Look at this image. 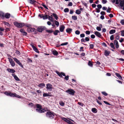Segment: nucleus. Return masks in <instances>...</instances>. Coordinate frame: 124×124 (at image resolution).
<instances>
[{
	"label": "nucleus",
	"instance_id": "052dcab7",
	"mask_svg": "<svg viewBox=\"0 0 124 124\" xmlns=\"http://www.w3.org/2000/svg\"><path fill=\"white\" fill-rule=\"evenodd\" d=\"M96 29L98 31H100L101 30V27H96Z\"/></svg>",
	"mask_w": 124,
	"mask_h": 124
},
{
	"label": "nucleus",
	"instance_id": "6ab92c4d",
	"mask_svg": "<svg viewBox=\"0 0 124 124\" xmlns=\"http://www.w3.org/2000/svg\"><path fill=\"white\" fill-rule=\"evenodd\" d=\"M53 34L55 36H56L58 35V33H60V31L58 30H55L53 32Z\"/></svg>",
	"mask_w": 124,
	"mask_h": 124
},
{
	"label": "nucleus",
	"instance_id": "39448f33",
	"mask_svg": "<svg viewBox=\"0 0 124 124\" xmlns=\"http://www.w3.org/2000/svg\"><path fill=\"white\" fill-rule=\"evenodd\" d=\"M36 111L39 113H44L46 111L44 108H42L41 109H36Z\"/></svg>",
	"mask_w": 124,
	"mask_h": 124
},
{
	"label": "nucleus",
	"instance_id": "a18cd8bd",
	"mask_svg": "<svg viewBox=\"0 0 124 124\" xmlns=\"http://www.w3.org/2000/svg\"><path fill=\"white\" fill-rule=\"evenodd\" d=\"M94 47V45L93 44H91L90 45V48L93 49Z\"/></svg>",
	"mask_w": 124,
	"mask_h": 124
},
{
	"label": "nucleus",
	"instance_id": "ddd939ff",
	"mask_svg": "<svg viewBox=\"0 0 124 124\" xmlns=\"http://www.w3.org/2000/svg\"><path fill=\"white\" fill-rule=\"evenodd\" d=\"M20 31L21 32L23 33V36H26L27 35V33L24 31L23 29H21Z\"/></svg>",
	"mask_w": 124,
	"mask_h": 124
},
{
	"label": "nucleus",
	"instance_id": "7c9ffc66",
	"mask_svg": "<svg viewBox=\"0 0 124 124\" xmlns=\"http://www.w3.org/2000/svg\"><path fill=\"white\" fill-rule=\"evenodd\" d=\"M52 17V16L51 15V16H48V18L49 20H50L51 22H53V21L54 19Z\"/></svg>",
	"mask_w": 124,
	"mask_h": 124
},
{
	"label": "nucleus",
	"instance_id": "79ce46f5",
	"mask_svg": "<svg viewBox=\"0 0 124 124\" xmlns=\"http://www.w3.org/2000/svg\"><path fill=\"white\" fill-rule=\"evenodd\" d=\"M81 11H79V10L78 9L76 10V13L78 15L80 14Z\"/></svg>",
	"mask_w": 124,
	"mask_h": 124
},
{
	"label": "nucleus",
	"instance_id": "6e6d98bb",
	"mask_svg": "<svg viewBox=\"0 0 124 124\" xmlns=\"http://www.w3.org/2000/svg\"><path fill=\"white\" fill-rule=\"evenodd\" d=\"M78 105L81 106L82 107L84 105V104H83V103L80 102H78Z\"/></svg>",
	"mask_w": 124,
	"mask_h": 124
},
{
	"label": "nucleus",
	"instance_id": "603ef678",
	"mask_svg": "<svg viewBox=\"0 0 124 124\" xmlns=\"http://www.w3.org/2000/svg\"><path fill=\"white\" fill-rule=\"evenodd\" d=\"M85 42L86 41H89L90 40V39L88 37H86L85 38Z\"/></svg>",
	"mask_w": 124,
	"mask_h": 124
},
{
	"label": "nucleus",
	"instance_id": "9d476101",
	"mask_svg": "<svg viewBox=\"0 0 124 124\" xmlns=\"http://www.w3.org/2000/svg\"><path fill=\"white\" fill-rule=\"evenodd\" d=\"M31 47L32 48L33 50L35 51L36 52H37L38 53H39V51H38V49L35 46L33 45V43H31Z\"/></svg>",
	"mask_w": 124,
	"mask_h": 124
},
{
	"label": "nucleus",
	"instance_id": "8fccbe9b",
	"mask_svg": "<svg viewBox=\"0 0 124 124\" xmlns=\"http://www.w3.org/2000/svg\"><path fill=\"white\" fill-rule=\"evenodd\" d=\"M82 3L86 7L87 6V4L85 3L84 1H82Z\"/></svg>",
	"mask_w": 124,
	"mask_h": 124
},
{
	"label": "nucleus",
	"instance_id": "4c0bfd02",
	"mask_svg": "<svg viewBox=\"0 0 124 124\" xmlns=\"http://www.w3.org/2000/svg\"><path fill=\"white\" fill-rule=\"evenodd\" d=\"M59 104L61 106H64L65 104L62 101H60L59 102Z\"/></svg>",
	"mask_w": 124,
	"mask_h": 124
},
{
	"label": "nucleus",
	"instance_id": "4468645a",
	"mask_svg": "<svg viewBox=\"0 0 124 124\" xmlns=\"http://www.w3.org/2000/svg\"><path fill=\"white\" fill-rule=\"evenodd\" d=\"M12 76L14 77L15 80L17 81H20V79L17 77L15 74H12Z\"/></svg>",
	"mask_w": 124,
	"mask_h": 124
},
{
	"label": "nucleus",
	"instance_id": "a19ab883",
	"mask_svg": "<svg viewBox=\"0 0 124 124\" xmlns=\"http://www.w3.org/2000/svg\"><path fill=\"white\" fill-rule=\"evenodd\" d=\"M46 32H47L48 33H51L52 32H53V31L52 30H46Z\"/></svg>",
	"mask_w": 124,
	"mask_h": 124
},
{
	"label": "nucleus",
	"instance_id": "393cba45",
	"mask_svg": "<svg viewBox=\"0 0 124 124\" xmlns=\"http://www.w3.org/2000/svg\"><path fill=\"white\" fill-rule=\"evenodd\" d=\"M52 53L53 54L55 55H57L58 54V53L55 50H53L52 51Z\"/></svg>",
	"mask_w": 124,
	"mask_h": 124
},
{
	"label": "nucleus",
	"instance_id": "13d9d810",
	"mask_svg": "<svg viewBox=\"0 0 124 124\" xmlns=\"http://www.w3.org/2000/svg\"><path fill=\"white\" fill-rule=\"evenodd\" d=\"M97 7H98V9H100L102 8V6L101 5L98 4L97 5Z\"/></svg>",
	"mask_w": 124,
	"mask_h": 124
},
{
	"label": "nucleus",
	"instance_id": "9b49d317",
	"mask_svg": "<svg viewBox=\"0 0 124 124\" xmlns=\"http://www.w3.org/2000/svg\"><path fill=\"white\" fill-rule=\"evenodd\" d=\"M7 70L9 72L11 73H14L15 72V70L13 69H10L9 68H8Z\"/></svg>",
	"mask_w": 124,
	"mask_h": 124
},
{
	"label": "nucleus",
	"instance_id": "0eeeda50",
	"mask_svg": "<svg viewBox=\"0 0 124 124\" xmlns=\"http://www.w3.org/2000/svg\"><path fill=\"white\" fill-rule=\"evenodd\" d=\"M5 94L8 96H10L11 97H14V93H12L11 92H6L5 93Z\"/></svg>",
	"mask_w": 124,
	"mask_h": 124
},
{
	"label": "nucleus",
	"instance_id": "f03ea898",
	"mask_svg": "<svg viewBox=\"0 0 124 124\" xmlns=\"http://www.w3.org/2000/svg\"><path fill=\"white\" fill-rule=\"evenodd\" d=\"M14 24L18 28L22 27L25 25L24 23H19L17 22H14Z\"/></svg>",
	"mask_w": 124,
	"mask_h": 124
},
{
	"label": "nucleus",
	"instance_id": "a211bd4d",
	"mask_svg": "<svg viewBox=\"0 0 124 124\" xmlns=\"http://www.w3.org/2000/svg\"><path fill=\"white\" fill-rule=\"evenodd\" d=\"M114 44L116 45V48H118L119 47V45L117 41L116 40H115L114 41Z\"/></svg>",
	"mask_w": 124,
	"mask_h": 124
},
{
	"label": "nucleus",
	"instance_id": "69168bd1",
	"mask_svg": "<svg viewBox=\"0 0 124 124\" xmlns=\"http://www.w3.org/2000/svg\"><path fill=\"white\" fill-rule=\"evenodd\" d=\"M43 14H39L38 15V16L39 17H40V18H43Z\"/></svg>",
	"mask_w": 124,
	"mask_h": 124
},
{
	"label": "nucleus",
	"instance_id": "de8ad7c7",
	"mask_svg": "<svg viewBox=\"0 0 124 124\" xmlns=\"http://www.w3.org/2000/svg\"><path fill=\"white\" fill-rule=\"evenodd\" d=\"M111 10V8H110L109 7H108V9L107 10V12L108 13H110Z\"/></svg>",
	"mask_w": 124,
	"mask_h": 124
},
{
	"label": "nucleus",
	"instance_id": "2f4dec72",
	"mask_svg": "<svg viewBox=\"0 0 124 124\" xmlns=\"http://www.w3.org/2000/svg\"><path fill=\"white\" fill-rule=\"evenodd\" d=\"M52 15L54 17L56 20H57L58 18V17H57V15L53 13Z\"/></svg>",
	"mask_w": 124,
	"mask_h": 124
},
{
	"label": "nucleus",
	"instance_id": "09e8293b",
	"mask_svg": "<svg viewBox=\"0 0 124 124\" xmlns=\"http://www.w3.org/2000/svg\"><path fill=\"white\" fill-rule=\"evenodd\" d=\"M68 44V43L66 42H65L64 43H62L61 44V46H64V45H67Z\"/></svg>",
	"mask_w": 124,
	"mask_h": 124
},
{
	"label": "nucleus",
	"instance_id": "f704fd0d",
	"mask_svg": "<svg viewBox=\"0 0 124 124\" xmlns=\"http://www.w3.org/2000/svg\"><path fill=\"white\" fill-rule=\"evenodd\" d=\"M4 14L2 12H0V16L1 17H4L5 16Z\"/></svg>",
	"mask_w": 124,
	"mask_h": 124
},
{
	"label": "nucleus",
	"instance_id": "e433bc0d",
	"mask_svg": "<svg viewBox=\"0 0 124 124\" xmlns=\"http://www.w3.org/2000/svg\"><path fill=\"white\" fill-rule=\"evenodd\" d=\"M88 64L89 66L91 67H92L93 66V64L90 61H89Z\"/></svg>",
	"mask_w": 124,
	"mask_h": 124
},
{
	"label": "nucleus",
	"instance_id": "338daca9",
	"mask_svg": "<svg viewBox=\"0 0 124 124\" xmlns=\"http://www.w3.org/2000/svg\"><path fill=\"white\" fill-rule=\"evenodd\" d=\"M85 37V35L83 33L80 34V37L81 38H84Z\"/></svg>",
	"mask_w": 124,
	"mask_h": 124
},
{
	"label": "nucleus",
	"instance_id": "0e129e2a",
	"mask_svg": "<svg viewBox=\"0 0 124 124\" xmlns=\"http://www.w3.org/2000/svg\"><path fill=\"white\" fill-rule=\"evenodd\" d=\"M110 39L111 40H113L114 39V35H112L110 37Z\"/></svg>",
	"mask_w": 124,
	"mask_h": 124
},
{
	"label": "nucleus",
	"instance_id": "bb28decb",
	"mask_svg": "<svg viewBox=\"0 0 124 124\" xmlns=\"http://www.w3.org/2000/svg\"><path fill=\"white\" fill-rule=\"evenodd\" d=\"M38 86L42 88L45 86V85L44 83H41L38 85Z\"/></svg>",
	"mask_w": 124,
	"mask_h": 124
},
{
	"label": "nucleus",
	"instance_id": "2eb2a0df",
	"mask_svg": "<svg viewBox=\"0 0 124 124\" xmlns=\"http://www.w3.org/2000/svg\"><path fill=\"white\" fill-rule=\"evenodd\" d=\"M94 34L98 37L101 38V35L100 33L97 31L95 32L94 33Z\"/></svg>",
	"mask_w": 124,
	"mask_h": 124
},
{
	"label": "nucleus",
	"instance_id": "58836bf2",
	"mask_svg": "<svg viewBox=\"0 0 124 124\" xmlns=\"http://www.w3.org/2000/svg\"><path fill=\"white\" fill-rule=\"evenodd\" d=\"M43 97H48L50 96L48 94L46 93H44L43 94Z\"/></svg>",
	"mask_w": 124,
	"mask_h": 124
},
{
	"label": "nucleus",
	"instance_id": "5701e85b",
	"mask_svg": "<svg viewBox=\"0 0 124 124\" xmlns=\"http://www.w3.org/2000/svg\"><path fill=\"white\" fill-rule=\"evenodd\" d=\"M10 16V14L8 13H7L5 15L4 17L6 18H9Z\"/></svg>",
	"mask_w": 124,
	"mask_h": 124
},
{
	"label": "nucleus",
	"instance_id": "c756f323",
	"mask_svg": "<svg viewBox=\"0 0 124 124\" xmlns=\"http://www.w3.org/2000/svg\"><path fill=\"white\" fill-rule=\"evenodd\" d=\"M116 32V30H110L109 32V33L110 34H112Z\"/></svg>",
	"mask_w": 124,
	"mask_h": 124
},
{
	"label": "nucleus",
	"instance_id": "aec40b11",
	"mask_svg": "<svg viewBox=\"0 0 124 124\" xmlns=\"http://www.w3.org/2000/svg\"><path fill=\"white\" fill-rule=\"evenodd\" d=\"M28 2L32 4H34L36 2V1L34 0H28Z\"/></svg>",
	"mask_w": 124,
	"mask_h": 124
},
{
	"label": "nucleus",
	"instance_id": "774afa93",
	"mask_svg": "<svg viewBox=\"0 0 124 124\" xmlns=\"http://www.w3.org/2000/svg\"><path fill=\"white\" fill-rule=\"evenodd\" d=\"M55 23L57 27H58L59 25V23L57 21Z\"/></svg>",
	"mask_w": 124,
	"mask_h": 124
},
{
	"label": "nucleus",
	"instance_id": "864d4df0",
	"mask_svg": "<svg viewBox=\"0 0 124 124\" xmlns=\"http://www.w3.org/2000/svg\"><path fill=\"white\" fill-rule=\"evenodd\" d=\"M62 120L66 122H67L68 120L65 117H63L62 118Z\"/></svg>",
	"mask_w": 124,
	"mask_h": 124
},
{
	"label": "nucleus",
	"instance_id": "a878e982",
	"mask_svg": "<svg viewBox=\"0 0 124 124\" xmlns=\"http://www.w3.org/2000/svg\"><path fill=\"white\" fill-rule=\"evenodd\" d=\"M37 109H41L42 108V106L40 104H37L36 105Z\"/></svg>",
	"mask_w": 124,
	"mask_h": 124
},
{
	"label": "nucleus",
	"instance_id": "6e6552de",
	"mask_svg": "<svg viewBox=\"0 0 124 124\" xmlns=\"http://www.w3.org/2000/svg\"><path fill=\"white\" fill-rule=\"evenodd\" d=\"M8 59L9 60V61L11 66L12 67L14 66L15 64L13 60L11 58H9Z\"/></svg>",
	"mask_w": 124,
	"mask_h": 124
},
{
	"label": "nucleus",
	"instance_id": "1a4fd4ad",
	"mask_svg": "<svg viewBox=\"0 0 124 124\" xmlns=\"http://www.w3.org/2000/svg\"><path fill=\"white\" fill-rule=\"evenodd\" d=\"M35 30H36L35 28H33L30 27L28 28L27 29V31L28 32H32L34 31Z\"/></svg>",
	"mask_w": 124,
	"mask_h": 124
},
{
	"label": "nucleus",
	"instance_id": "37998d69",
	"mask_svg": "<svg viewBox=\"0 0 124 124\" xmlns=\"http://www.w3.org/2000/svg\"><path fill=\"white\" fill-rule=\"evenodd\" d=\"M110 46H111L112 48H113L114 49H115V47L114 46V44L112 43H110Z\"/></svg>",
	"mask_w": 124,
	"mask_h": 124
},
{
	"label": "nucleus",
	"instance_id": "dca6fc26",
	"mask_svg": "<svg viewBox=\"0 0 124 124\" xmlns=\"http://www.w3.org/2000/svg\"><path fill=\"white\" fill-rule=\"evenodd\" d=\"M110 53V52L109 51H107L105 50L104 51V55L106 56H108L109 54Z\"/></svg>",
	"mask_w": 124,
	"mask_h": 124
},
{
	"label": "nucleus",
	"instance_id": "7ed1b4c3",
	"mask_svg": "<svg viewBox=\"0 0 124 124\" xmlns=\"http://www.w3.org/2000/svg\"><path fill=\"white\" fill-rule=\"evenodd\" d=\"M66 92L68 93L69 94L74 95L75 93V91L73 89H69L66 91Z\"/></svg>",
	"mask_w": 124,
	"mask_h": 124
},
{
	"label": "nucleus",
	"instance_id": "f8f14e48",
	"mask_svg": "<svg viewBox=\"0 0 124 124\" xmlns=\"http://www.w3.org/2000/svg\"><path fill=\"white\" fill-rule=\"evenodd\" d=\"M65 28V26L63 25H62L60 27V31L61 32H63Z\"/></svg>",
	"mask_w": 124,
	"mask_h": 124
},
{
	"label": "nucleus",
	"instance_id": "c85d7f7f",
	"mask_svg": "<svg viewBox=\"0 0 124 124\" xmlns=\"http://www.w3.org/2000/svg\"><path fill=\"white\" fill-rule=\"evenodd\" d=\"M14 60L18 64H19L21 62L19 61L16 58H13Z\"/></svg>",
	"mask_w": 124,
	"mask_h": 124
},
{
	"label": "nucleus",
	"instance_id": "cd10ccee",
	"mask_svg": "<svg viewBox=\"0 0 124 124\" xmlns=\"http://www.w3.org/2000/svg\"><path fill=\"white\" fill-rule=\"evenodd\" d=\"M48 16H49L47 15L46 14L44 15H43V19H46L48 18Z\"/></svg>",
	"mask_w": 124,
	"mask_h": 124
},
{
	"label": "nucleus",
	"instance_id": "ea45409f",
	"mask_svg": "<svg viewBox=\"0 0 124 124\" xmlns=\"http://www.w3.org/2000/svg\"><path fill=\"white\" fill-rule=\"evenodd\" d=\"M72 18L73 19L75 20H76L77 19V16H72Z\"/></svg>",
	"mask_w": 124,
	"mask_h": 124
},
{
	"label": "nucleus",
	"instance_id": "423d86ee",
	"mask_svg": "<svg viewBox=\"0 0 124 124\" xmlns=\"http://www.w3.org/2000/svg\"><path fill=\"white\" fill-rule=\"evenodd\" d=\"M56 74L61 78L63 77L62 76H66L65 73L63 72H61L60 73L58 71H56Z\"/></svg>",
	"mask_w": 124,
	"mask_h": 124
},
{
	"label": "nucleus",
	"instance_id": "680f3d73",
	"mask_svg": "<svg viewBox=\"0 0 124 124\" xmlns=\"http://www.w3.org/2000/svg\"><path fill=\"white\" fill-rule=\"evenodd\" d=\"M121 31V35L122 36H124V30H122Z\"/></svg>",
	"mask_w": 124,
	"mask_h": 124
},
{
	"label": "nucleus",
	"instance_id": "5fc2aeb1",
	"mask_svg": "<svg viewBox=\"0 0 124 124\" xmlns=\"http://www.w3.org/2000/svg\"><path fill=\"white\" fill-rule=\"evenodd\" d=\"M84 47H81L80 48L79 51L80 52H83L84 50L83 49Z\"/></svg>",
	"mask_w": 124,
	"mask_h": 124
},
{
	"label": "nucleus",
	"instance_id": "e2e57ef3",
	"mask_svg": "<svg viewBox=\"0 0 124 124\" xmlns=\"http://www.w3.org/2000/svg\"><path fill=\"white\" fill-rule=\"evenodd\" d=\"M120 23L122 25H124V19L121 20L120 21Z\"/></svg>",
	"mask_w": 124,
	"mask_h": 124
},
{
	"label": "nucleus",
	"instance_id": "b1692460",
	"mask_svg": "<svg viewBox=\"0 0 124 124\" xmlns=\"http://www.w3.org/2000/svg\"><path fill=\"white\" fill-rule=\"evenodd\" d=\"M72 29L70 28H67L66 30V32L69 34L72 31Z\"/></svg>",
	"mask_w": 124,
	"mask_h": 124
},
{
	"label": "nucleus",
	"instance_id": "412c9836",
	"mask_svg": "<svg viewBox=\"0 0 124 124\" xmlns=\"http://www.w3.org/2000/svg\"><path fill=\"white\" fill-rule=\"evenodd\" d=\"M115 75L120 80H122V79L121 76L118 73H115Z\"/></svg>",
	"mask_w": 124,
	"mask_h": 124
},
{
	"label": "nucleus",
	"instance_id": "4be33fe9",
	"mask_svg": "<svg viewBox=\"0 0 124 124\" xmlns=\"http://www.w3.org/2000/svg\"><path fill=\"white\" fill-rule=\"evenodd\" d=\"M52 85L49 84H47L46 85V88L47 89H52Z\"/></svg>",
	"mask_w": 124,
	"mask_h": 124
},
{
	"label": "nucleus",
	"instance_id": "49530a36",
	"mask_svg": "<svg viewBox=\"0 0 124 124\" xmlns=\"http://www.w3.org/2000/svg\"><path fill=\"white\" fill-rule=\"evenodd\" d=\"M80 31L78 30L76 31L75 32V33L76 34L79 35L80 33Z\"/></svg>",
	"mask_w": 124,
	"mask_h": 124
},
{
	"label": "nucleus",
	"instance_id": "f3484780",
	"mask_svg": "<svg viewBox=\"0 0 124 124\" xmlns=\"http://www.w3.org/2000/svg\"><path fill=\"white\" fill-rule=\"evenodd\" d=\"M120 1V6L121 7H124V0H119Z\"/></svg>",
	"mask_w": 124,
	"mask_h": 124
},
{
	"label": "nucleus",
	"instance_id": "72a5a7b5",
	"mask_svg": "<svg viewBox=\"0 0 124 124\" xmlns=\"http://www.w3.org/2000/svg\"><path fill=\"white\" fill-rule=\"evenodd\" d=\"M14 97H15L19 98H21V97L20 96L17 94L15 93H14Z\"/></svg>",
	"mask_w": 124,
	"mask_h": 124
},
{
	"label": "nucleus",
	"instance_id": "c03bdc74",
	"mask_svg": "<svg viewBox=\"0 0 124 124\" xmlns=\"http://www.w3.org/2000/svg\"><path fill=\"white\" fill-rule=\"evenodd\" d=\"M64 11L65 12H66V13L68 12H69V8H65L64 9Z\"/></svg>",
	"mask_w": 124,
	"mask_h": 124
},
{
	"label": "nucleus",
	"instance_id": "473e14b6",
	"mask_svg": "<svg viewBox=\"0 0 124 124\" xmlns=\"http://www.w3.org/2000/svg\"><path fill=\"white\" fill-rule=\"evenodd\" d=\"M92 112L94 113H96L97 112V110L96 108H92Z\"/></svg>",
	"mask_w": 124,
	"mask_h": 124
},
{
	"label": "nucleus",
	"instance_id": "4d7b16f0",
	"mask_svg": "<svg viewBox=\"0 0 124 124\" xmlns=\"http://www.w3.org/2000/svg\"><path fill=\"white\" fill-rule=\"evenodd\" d=\"M107 2V1L106 0H102V2L103 4L106 3Z\"/></svg>",
	"mask_w": 124,
	"mask_h": 124
},
{
	"label": "nucleus",
	"instance_id": "bf43d9fd",
	"mask_svg": "<svg viewBox=\"0 0 124 124\" xmlns=\"http://www.w3.org/2000/svg\"><path fill=\"white\" fill-rule=\"evenodd\" d=\"M67 121V122L69 124H74L73 123L69 120H68Z\"/></svg>",
	"mask_w": 124,
	"mask_h": 124
},
{
	"label": "nucleus",
	"instance_id": "3c124183",
	"mask_svg": "<svg viewBox=\"0 0 124 124\" xmlns=\"http://www.w3.org/2000/svg\"><path fill=\"white\" fill-rule=\"evenodd\" d=\"M65 77L64 78V79L66 80H68L69 78V76L68 75H67V76H65Z\"/></svg>",
	"mask_w": 124,
	"mask_h": 124
},
{
	"label": "nucleus",
	"instance_id": "f257e3e1",
	"mask_svg": "<svg viewBox=\"0 0 124 124\" xmlns=\"http://www.w3.org/2000/svg\"><path fill=\"white\" fill-rule=\"evenodd\" d=\"M54 113L53 112H47L46 114V116L50 119H52L54 118Z\"/></svg>",
	"mask_w": 124,
	"mask_h": 124
},
{
	"label": "nucleus",
	"instance_id": "c9c22d12",
	"mask_svg": "<svg viewBox=\"0 0 124 124\" xmlns=\"http://www.w3.org/2000/svg\"><path fill=\"white\" fill-rule=\"evenodd\" d=\"M101 93L102 94L105 96H107L108 95V94L105 91L102 92Z\"/></svg>",
	"mask_w": 124,
	"mask_h": 124
},
{
	"label": "nucleus",
	"instance_id": "20e7f679",
	"mask_svg": "<svg viewBox=\"0 0 124 124\" xmlns=\"http://www.w3.org/2000/svg\"><path fill=\"white\" fill-rule=\"evenodd\" d=\"M46 28L44 26H40L37 28V31L39 32H42L44 30H46Z\"/></svg>",
	"mask_w": 124,
	"mask_h": 124
}]
</instances>
